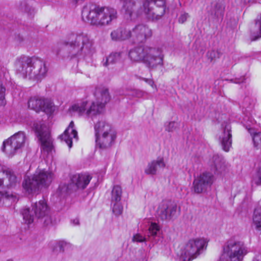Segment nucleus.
Here are the masks:
<instances>
[{
  "mask_svg": "<svg viewBox=\"0 0 261 261\" xmlns=\"http://www.w3.org/2000/svg\"><path fill=\"white\" fill-rule=\"evenodd\" d=\"M82 17L92 25L103 28L112 25L116 20L118 15L117 11L113 8L89 3L84 6Z\"/></svg>",
  "mask_w": 261,
  "mask_h": 261,
  "instance_id": "f257e3e1",
  "label": "nucleus"
},
{
  "mask_svg": "<svg viewBox=\"0 0 261 261\" xmlns=\"http://www.w3.org/2000/svg\"><path fill=\"white\" fill-rule=\"evenodd\" d=\"M65 48L68 51L67 58L75 59L77 62L91 57L95 52L93 40L84 33L71 34L68 41L65 43Z\"/></svg>",
  "mask_w": 261,
  "mask_h": 261,
  "instance_id": "f03ea898",
  "label": "nucleus"
},
{
  "mask_svg": "<svg viewBox=\"0 0 261 261\" xmlns=\"http://www.w3.org/2000/svg\"><path fill=\"white\" fill-rule=\"evenodd\" d=\"M128 55L131 60L149 61V65H162L163 64L164 55L162 49L159 47L139 46L131 49Z\"/></svg>",
  "mask_w": 261,
  "mask_h": 261,
  "instance_id": "7ed1b4c3",
  "label": "nucleus"
},
{
  "mask_svg": "<svg viewBox=\"0 0 261 261\" xmlns=\"http://www.w3.org/2000/svg\"><path fill=\"white\" fill-rule=\"evenodd\" d=\"M96 145L105 149L112 146L116 138V133L109 123L105 120L98 121L94 125Z\"/></svg>",
  "mask_w": 261,
  "mask_h": 261,
  "instance_id": "20e7f679",
  "label": "nucleus"
},
{
  "mask_svg": "<svg viewBox=\"0 0 261 261\" xmlns=\"http://www.w3.org/2000/svg\"><path fill=\"white\" fill-rule=\"evenodd\" d=\"M53 178V174L51 172L44 170L37 171L33 176L25 177L22 186L29 194L38 192L43 187H47Z\"/></svg>",
  "mask_w": 261,
  "mask_h": 261,
  "instance_id": "39448f33",
  "label": "nucleus"
},
{
  "mask_svg": "<svg viewBox=\"0 0 261 261\" xmlns=\"http://www.w3.org/2000/svg\"><path fill=\"white\" fill-rule=\"evenodd\" d=\"M248 252V248L244 242L231 238L224 246L222 256H226L229 261H242Z\"/></svg>",
  "mask_w": 261,
  "mask_h": 261,
  "instance_id": "423d86ee",
  "label": "nucleus"
},
{
  "mask_svg": "<svg viewBox=\"0 0 261 261\" xmlns=\"http://www.w3.org/2000/svg\"><path fill=\"white\" fill-rule=\"evenodd\" d=\"M25 222L30 224L33 222L35 218L44 219V223L48 225L51 222L49 215V208L44 200H41L32 205L31 211L30 208H26L21 212Z\"/></svg>",
  "mask_w": 261,
  "mask_h": 261,
  "instance_id": "0eeeda50",
  "label": "nucleus"
},
{
  "mask_svg": "<svg viewBox=\"0 0 261 261\" xmlns=\"http://www.w3.org/2000/svg\"><path fill=\"white\" fill-rule=\"evenodd\" d=\"M34 127L41 143V151L47 153L51 152L54 146L48 127L42 122L34 123Z\"/></svg>",
  "mask_w": 261,
  "mask_h": 261,
  "instance_id": "6e6552de",
  "label": "nucleus"
},
{
  "mask_svg": "<svg viewBox=\"0 0 261 261\" xmlns=\"http://www.w3.org/2000/svg\"><path fill=\"white\" fill-rule=\"evenodd\" d=\"M25 139V135L22 132L15 134L3 142V151L12 157L24 146Z\"/></svg>",
  "mask_w": 261,
  "mask_h": 261,
  "instance_id": "1a4fd4ad",
  "label": "nucleus"
},
{
  "mask_svg": "<svg viewBox=\"0 0 261 261\" xmlns=\"http://www.w3.org/2000/svg\"><path fill=\"white\" fill-rule=\"evenodd\" d=\"M206 242L203 239L190 240L186 244L181 253L184 261H191L200 253V251L206 248Z\"/></svg>",
  "mask_w": 261,
  "mask_h": 261,
  "instance_id": "9d476101",
  "label": "nucleus"
},
{
  "mask_svg": "<svg viewBox=\"0 0 261 261\" xmlns=\"http://www.w3.org/2000/svg\"><path fill=\"white\" fill-rule=\"evenodd\" d=\"M28 107L37 112L41 111L46 113H51L55 110V106L50 99L39 96H34L28 101Z\"/></svg>",
  "mask_w": 261,
  "mask_h": 261,
  "instance_id": "9b49d317",
  "label": "nucleus"
},
{
  "mask_svg": "<svg viewBox=\"0 0 261 261\" xmlns=\"http://www.w3.org/2000/svg\"><path fill=\"white\" fill-rule=\"evenodd\" d=\"M214 180V177L212 173L208 172H203L194 179L192 190L197 194L204 192L211 187Z\"/></svg>",
  "mask_w": 261,
  "mask_h": 261,
  "instance_id": "f8f14e48",
  "label": "nucleus"
},
{
  "mask_svg": "<svg viewBox=\"0 0 261 261\" xmlns=\"http://www.w3.org/2000/svg\"><path fill=\"white\" fill-rule=\"evenodd\" d=\"M177 206L169 200H163L159 205L157 213L162 220L169 221L176 216Z\"/></svg>",
  "mask_w": 261,
  "mask_h": 261,
  "instance_id": "ddd939ff",
  "label": "nucleus"
},
{
  "mask_svg": "<svg viewBox=\"0 0 261 261\" xmlns=\"http://www.w3.org/2000/svg\"><path fill=\"white\" fill-rule=\"evenodd\" d=\"M130 31V39L134 43H144L152 35V30L145 24L136 25Z\"/></svg>",
  "mask_w": 261,
  "mask_h": 261,
  "instance_id": "4468645a",
  "label": "nucleus"
},
{
  "mask_svg": "<svg viewBox=\"0 0 261 261\" xmlns=\"http://www.w3.org/2000/svg\"><path fill=\"white\" fill-rule=\"evenodd\" d=\"M160 227L155 223H152L148 228V241L150 242L149 247L151 248L155 244H156L160 240V238L159 235ZM134 242L142 243L146 242L147 238L143 236L140 233H137L134 235L132 239Z\"/></svg>",
  "mask_w": 261,
  "mask_h": 261,
  "instance_id": "2eb2a0df",
  "label": "nucleus"
},
{
  "mask_svg": "<svg viewBox=\"0 0 261 261\" xmlns=\"http://www.w3.org/2000/svg\"><path fill=\"white\" fill-rule=\"evenodd\" d=\"M91 179L92 176L87 173L74 174L71 178V183L69 186L60 187L59 189L61 191L66 189L69 190V187L73 185L74 187V190L78 189L83 190L87 187Z\"/></svg>",
  "mask_w": 261,
  "mask_h": 261,
  "instance_id": "dca6fc26",
  "label": "nucleus"
},
{
  "mask_svg": "<svg viewBox=\"0 0 261 261\" xmlns=\"http://www.w3.org/2000/svg\"><path fill=\"white\" fill-rule=\"evenodd\" d=\"M222 127L219 135V140L223 150L228 152L232 144L231 127L230 124L226 123L225 126L222 125Z\"/></svg>",
  "mask_w": 261,
  "mask_h": 261,
  "instance_id": "f3484780",
  "label": "nucleus"
},
{
  "mask_svg": "<svg viewBox=\"0 0 261 261\" xmlns=\"http://www.w3.org/2000/svg\"><path fill=\"white\" fill-rule=\"evenodd\" d=\"M19 179L14 172L10 169H6L4 174L0 178V187L2 188H13L19 183Z\"/></svg>",
  "mask_w": 261,
  "mask_h": 261,
  "instance_id": "a211bd4d",
  "label": "nucleus"
},
{
  "mask_svg": "<svg viewBox=\"0 0 261 261\" xmlns=\"http://www.w3.org/2000/svg\"><path fill=\"white\" fill-rule=\"evenodd\" d=\"M94 96L96 103H99L103 108L111 99L109 89L103 86H100L95 88Z\"/></svg>",
  "mask_w": 261,
  "mask_h": 261,
  "instance_id": "6ab92c4d",
  "label": "nucleus"
},
{
  "mask_svg": "<svg viewBox=\"0 0 261 261\" xmlns=\"http://www.w3.org/2000/svg\"><path fill=\"white\" fill-rule=\"evenodd\" d=\"M212 170L215 174H222L226 172L227 165L223 157L214 155L210 162Z\"/></svg>",
  "mask_w": 261,
  "mask_h": 261,
  "instance_id": "aec40b11",
  "label": "nucleus"
},
{
  "mask_svg": "<svg viewBox=\"0 0 261 261\" xmlns=\"http://www.w3.org/2000/svg\"><path fill=\"white\" fill-rule=\"evenodd\" d=\"M74 124L72 121L69 123L68 127L65 130L64 133L60 136L62 141L65 142L69 148L72 146V139H77V132L74 129Z\"/></svg>",
  "mask_w": 261,
  "mask_h": 261,
  "instance_id": "412c9836",
  "label": "nucleus"
},
{
  "mask_svg": "<svg viewBox=\"0 0 261 261\" xmlns=\"http://www.w3.org/2000/svg\"><path fill=\"white\" fill-rule=\"evenodd\" d=\"M166 164L163 158H158L149 162L144 169L147 175H154L160 170L165 168Z\"/></svg>",
  "mask_w": 261,
  "mask_h": 261,
  "instance_id": "4be33fe9",
  "label": "nucleus"
},
{
  "mask_svg": "<svg viewBox=\"0 0 261 261\" xmlns=\"http://www.w3.org/2000/svg\"><path fill=\"white\" fill-rule=\"evenodd\" d=\"M17 65H45L43 60L36 57H29L25 55H21L18 57L15 61Z\"/></svg>",
  "mask_w": 261,
  "mask_h": 261,
  "instance_id": "5701e85b",
  "label": "nucleus"
},
{
  "mask_svg": "<svg viewBox=\"0 0 261 261\" xmlns=\"http://www.w3.org/2000/svg\"><path fill=\"white\" fill-rule=\"evenodd\" d=\"M130 36L131 31L123 27H119L110 34L111 38L114 41H124L130 38Z\"/></svg>",
  "mask_w": 261,
  "mask_h": 261,
  "instance_id": "b1692460",
  "label": "nucleus"
},
{
  "mask_svg": "<svg viewBox=\"0 0 261 261\" xmlns=\"http://www.w3.org/2000/svg\"><path fill=\"white\" fill-rule=\"evenodd\" d=\"M224 6L222 3L213 4L210 10L211 15L218 20L222 19L224 15Z\"/></svg>",
  "mask_w": 261,
  "mask_h": 261,
  "instance_id": "393cba45",
  "label": "nucleus"
},
{
  "mask_svg": "<svg viewBox=\"0 0 261 261\" xmlns=\"http://www.w3.org/2000/svg\"><path fill=\"white\" fill-rule=\"evenodd\" d=\"M104 108L100 105L96 103V101H93L92 102L90 107L86 110V116L91 118H93L94 116L100 114Z\"/></svg>",
  "mask_w": 261,
  "mask_h": 261,
  "instance_id": "a878e982",
  "label": "nucleus"
},
{
  "mask_svg": "<svg viewBox=\"0 0 261 261\" xmlns=\"http://www.w3.org/2000/svg\"><path fill=\"white\" fill-rule=\"evenodd\" d=\"M27 67L33 68V73L31 76L33 79L40 80L44 77L48 69L47 66H27Z\"/></svg>",
  "mask_w": 261,
  "mask_h": 261,
  "instance_id": "bb28decb",
  "label": "nucleus"
},
{
  "mask_svg": "<svg viewBox=\"0 0 261 261\" xmlns=\"http://www.w3.org/2000/svg\"><path fill=\"white\" fill-rule=\"evenodd\" d=\"M261 38V14L258 17L254 25V28L251 30V39L255 41Z\"/></svg>",
  "mask_w": 261,
  "mask_h": 261,
  "instance_id": "cd10ccee",
  "label": "nucleus"
},
{
  "mask_svg": "<svg viewBox=\"0 0 261 261\" xmlns=\"http://www.w3.org/2000/svg\"><path fill=\"white\" fill-rule=\"evenodd\" d=\"M87 105V101H83L80 103H77L73 105L69 109V112L71 114L77 113L79 115H82L84 114L86 110V106Z\"/></svg>",
  "mask_w": 261,
  "mask_h": 261,
  "instance_id": "c85d7f7f",
  "label": "nucleus"
},
{
  "mask_svg": "<svg viewBox=\"0 0 261 261\" xmlns=\"http://www.w3.org/2000/svg\"><path fill=\"white\" fill-rule=\"evenodd\" d=\"M252 221V226L261 233V208H256L254 210Z\"/></svg>",
  "mask_w": 261,
  "mask_h": 261,
  "instance_id": "c756f323",
  "label": "nucleus"
},
{
  "mask_svg": "<svg viewBox=\"0 0 261 261\" xmlns=\"http://www.w3.org/2000/svg\"><path fill=\"white\" fill-rule=\"evenodd\" d=\"M71 248L72 246L70 243L64 241H60L56 243L54 251L56 252L59 250L60 252L64 253L70 251Z\"/></svg>",
  "mask_w": 261,
  "mask_h": 261,
  "instance_id": "7c9ffc66",
  "label": "nucleus"
},
{
  "mask_svg": "<svg viewBox=\"0 0 261 261\" xmlns=\"http://www.w3.org/2000/svg\"><path fill=\"white\" fill-rule=\"evenodd\" d=\"M27 66H18L16 69L17 74L22 77H29L32 79L31 74L33 73V68L27 67Z\"/></svg>",
  "mask_w": 261,
  "mask_h": 261,
  "instance_id": "2f4dec72",
  "label": "nucleus"
},
{
  "mask_svg": "<svg viewBox=\"0 0 261 261\" xmlns=\"http://www.w3.org/2000/svg\"><path fill=\"white\" fill-rule=\"evenodd\" d=\"M248 132L252 136L254 146L259 147L261 146V133L255 132L252 128H249Z\"/></svg>",
  "mask_w": 261,
  "mask_h": 261,
  "instance_id": "473e14b6",
  "label": "nucleus"
},
{
  "mask_svg": "<svg viewBox=\"0 0 261 261\" xmlns=\"http://www.w3.org/2000/svg\"><path fill=\"white\" fill-rule=\"evenodd\" d=\"M122 195V189L121 187L114 186L112 191L111 201H120Z\"/></svg>",
  "mask_w": 261,
  "mask_h": 261,
  "instance_id": "72a5a7b5",
  "label": "nucleus"
},
{
  "mask_svg": "<svg viewBox=\"0 0 261 261\" xmlns=\"http://www.w3.org/2000/svg\"><path fill=\"white\" fill-rule=\"evenodd\" d=\"M120 60V53H114L110 55L109 57H107L106 61V65H109L110 64H115L119 63Z\"/></svg>",
  "mask_w": 261,
  "mask_h": 261,
  "instance_id": "f704fd0d",
  "label": "nucleus"
},
{
  "mask_svg": "<svg viewBox=\"0 0 261 261\" xmlns=\"http://www.w3.org/2000/svg\"><path fill=\"white\" fill-rule=\"evenodd\" d=\"M111 204L113 212L116 216H119L122 214L123 206L120 201H111Z\"/></svg>",
  "mask_w": 261,
  "mask_h": 261,
  "instance_id": "c9c22d12",
  "label": "nucleus"
},
{
  "mask_svg": "<svg viewBox=\"0 0 261 261\" xmlns=\"http://www.w3.org/2000/svg\"><path fill=\"white\" fill-rule=\"evenodd\" d=\"M251 182L252 185L261 186V167L253 175Z\"/></svg>",
  "mask_w": 261,
  "mask_h": 261,
  "instance_id": "e433bc0d",
  "label": "nucleus"
},
{
  "mask_svg": "<svg viewBox=\"0 0 261 261\" xmlns=\"http://www.w3.org/2000/svg\"><path fill=\"white\" fill-rule=\"evenodd\" d=\"M221 55L222 54L219 50L214 49L208 52L207 54L208 59L212 62L219 59Z\"/></svg>",
  "mask_w": 261,
  "mask_h": 261,
  "instance_id": "4c0bfd02",
  "label": "nucleus"
},
{
  "mask_svg": "<svg viewBox=\"0 0 261 261\" xmlns=\"http://www.w3.org/2000/svg\"><path fill=\"white\" fill-rule=\"evenodd\" d=\"M178 126V123L175 121L167 122L165 124V130L168 132H171L175 130Z\"/></svg>",
  "mask_w": 261,
  "mask_h": 261,
  "instance_id": "58836bf2",
  "label": "nucleus"
},
{
  "mask_svg": "<svg viewBox=\"0 0 261 261\" xmlns=\"http://www.w3.org/2000/svg\"><path fill=\"white\" fill-rule=\"evenodd\" d=\"M140 80L144 81L145 82L149 85L152 88H155L156 90H157V88L156 85L154 84L153 81L151 79H148L145 77H140Z\"/></svg>",
  "mask_w": 261,
  "mask_h": 261,
  "instance_id": "ea45409f",
  "label": "nucleus"
},
{
  "mask_svg": "<svg viewBox=\"0 0 261 261\" xmlns=\"http://www.w3.org/2000/svg\"><path fill=\"white\" fill-rule=\"evenodd\" d=\"M5 88L0 84V105L4 103Z\"/></svg>",
  "mask_w": 261,
  "mask_h": 261,
  "instance_id": "a19ab883",
  "label": "nucleus"
},
{
  "mask_svg": "<svg viewBox=\"0 0 261 261\" xmlns=\"http://www.w3.org/2000/svg\"><path fill=\"white\" fill-rule=\"evenodd\" d=\"M132 91V95L138 98L142 97L146 94V92L142 91L133 90Z\"/></svg>",
  "mask_w": 261,
  "mask_h": 261,
  "instance_id": "79ce46f5",
  "label": "nucleus"
},
{
  "mask_svg": "<svg viewBox=\"0 0 261 261\" xmlns=\"http://www.w3.org/2000/svg\"><path fill=\"white\" fill-rule=\"evenodd\" d=\"M189 17V15L187 13H182L178 18V22L180 23H183L187 20L188 18Z\"/></svg>",
  "mask_w": 261,
  "mask_h": 261,
  "instance_id": "37998d69",
  "label": "nucleus"
},
{
  "mask_svg": "<svg viewBox=\"0 0 261 261\" xmlns=\"http://www.w3.org/2000/svg\"><path fill=\"white\" fill-rule=\"evenodd\" d=\"M239 1L241 5H246L249 3H253L256 2V0H237Z\"/></svg>",
  "mask_w": 261,
  "mask_h": 261,
  "instance_id": "c03bdc74",
  "label": "nucleus"
},
{
  "mask_svg": "<svg viewBox=\"0 0 261 261\" xmlns=\"http://www.w3.org/2000/svg\"><path fill=\"white\" fill-rule=\"evenodd\" d=\"M245 79L244 77H242L240 79H235L234 80H231V81H233V82L234 83H236V84H240L241 83H243L245 81Z\"/></svg>",
  "mask_w": 261,
  "mask_h": 261,
  "instance_id": "a18cd8bd",
  "label": "nucleus"
},
{
  "mask_svg": "<svg viewBox=\"0 0 261 261\" xmlns=\"http://www.w3.org/2000/svg\"><path fill=\"white\" fill-rule=\"evenodd\" d=\"M253 261H261V254L256 255L253 258Z\"/></svg>",
  "mask_w": 261,
  "mask_h": 261,
  "instance_id": "49530a36",
  "label": "nucleus"
},
{
  "mask_svg": "<svg viewBox=\"0 0 261 261\" xmlns=\"http://www.w3.org/2000/svg\"><path fill=\"white\" fill-rule=\"evenodd\" d=\"M6 171V169L4 168L3 166L0 164V178L3 174H4V171Z\"/></svg>",
  "mask_w": 261,
  "mask_h": 261,
  "instance_id": "de8ad7c7",
  "label": "nucleus"
},
{
  "mask_svg": "<svg viewBox=\"0 0 261 261\" xmlns=\"http://www.w3.org/2000/svg\"><path fill=\"white\" fill-rule=\"evenodd\" d=\"M72 222L75 224V225H77L79 224V221L78 219H74L72 221Z\"/></svg>",
  "mask_w": 261,
  "mask_h": 261,
  "instance_id": "09e8293b",
  "label": "nucleus"
},
{
  "mask_svg": "<svg viewBox=\"0 0 261 261\" xmlns=\"http://www.w3.org/2000/svg\"><path fill=\"white\" fill-rule=\"evenodd\" d=\"M73 1H74V2H75L76 3H77L78 2H80V1L82 2V1H83L84 0H73Z\"/></svg>",
  "mask_w": 261,
  "mask_h": 261,
  "instance_id": "8fccbe9b",
  "label": "nucleus"
},
{
  "mask_svg": "<svg viewBox=\"0 0 261 261\" xmlns=\"http://www.w3.org/2000/svg\"><path fill=\"white\" fill-rule=\"evenodd\" d=\"M76 68H77V66H76L75 68H73V69H72V71H73V72H76Z\"/></svg>",
  "mask_w": 261,
  "mask_h": 261,
  "instance_id": "3c124183",
  "label": "nucleus"
},
{
  "mask_svg": "<svg viewBox=\"0 0 261 261\" xmlns=\"http://www.w3.org/2000/svg\"><path fill=\"white\" fill-rule=\"evenodd\" d=\"M248 100H249L248 98H246V99H245L246 101H248Z\"/></svg>",
  "mask_w": 261,
  "mask_h": 261,
  "instance_id": "603ef678",
  "label": "nucleus"
}]
</instances>
